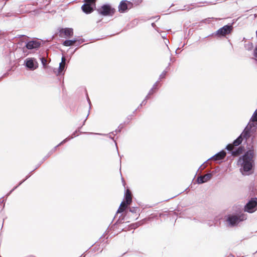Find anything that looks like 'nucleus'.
<instances>
[{
	"label": "nucleus",
	"instance_id": "f257e3e1",
	"mask_svg": "<svg viewBox=\"0 0 257 257\" xmlns=\"http://www.w3.org/2000/svg\"><path fill=\"white\" fill-rule=\"evenodd\" d=\"M255 151L253 146L248 148L244 154L239 157L238 165H240V171L244 176L249 175L253 173L254 168Z\"/></svg>",
	"mask_w": 257,
	"mask_h": 257
},
{
	"label": "nucleus",
	"instance_id": "f03ea898",
	"mask_svg": "<svg viewBox=\"0 0 257 257\" xmlns=\"http://www.w3.org/2000/svg\"><path fill=\"white\" fill-rule=\"evenodd\" d=\"M41 46V41L37 38H33L25 42V47L22 48L23 55L22 57H26L30 52L29 50H37Z\"/></svg>",
	"mask_w": 257,
	"mask_h": 257
},
{
	"label": "nucleus",
	"instance_id": "7ed1b4c3",
	"mask_svg": "<svg viewBox=\"0 0 257 257\" xmlns=\"http://www.w3.org/2000/svg\"><path fill=\"white\" fill-rule=\"evenodd\" d=\"M245 219L246 217L243 214H231L227 215L226 220L230 226L233 227Z\"/></svg>",
	"mask_w": 257,
	"mask_h": 257
},
{
	"label": "nucleus",
	"instance_id": "20e7f679",
	"mask_svg": "<svg viewBox=\"0 0 257 257\" xmlns=\"http://www.w3.org/2000/svg\"><path fill=\"white\" fill-rule=\"evenodd\" d=\"M256 130L257 126L254 125L253 123L248 122L240 134L246 142L252 135L256 133Z\"/></svg>",
	"mask_w": 257,
	"mask_h": 257
},
{
	"label": "nucleus",
	"instance_id": "39448f33",
	"mask_svg": "<svg viewBox=\"0 0 257 257\" xmlns=\"http://www.w3.org/2000/svg\"><path fill=\"white\" fill-rule=\"evenodd\" d=\"M98 13L103 16H112L115 12L110 4H105L97 9Z\"/></svg>",
	"mask_w": 257,
	"mask_h": 257
},
{
	"label": "nucleus",
	"instance_id": "423d86ee",
	"mask_svg": "<svg viewBox=\"0 0 257 257\" xmlns=\"http://www.w3.org/2000/svg\"><path fill=\"white\" fill-rule=\"evenodd\" d=\"M257 210V198L252 197L244 206V211L252 213Z\"/></svg>",
	"mask_w": 257,
	"mask_h": 257
},
{
	"label": "nucleus",
	"instance_id": "0eeeda50",
	"mask_svg": "<svg viewBox=\"0 0 257 257\" xmlns=\"http://www.w3.org/2000/svg\"><path fill=\"white\" fill-rule=\"evenodd\" d=\"M233 30V23L228 24L216 31V34H219V38L225 37L226 35L230 34Z\"/></svg>",
	"mask_w": 257,
	"mask_h": 257
},
{
	"label": "nucleus",
	"instance_id": "6e6552de",
	"mask_svg": "<svg viewBox=\"0 0 257 257\" xmlns=\"http://www.w3.org/2000/svg\"><path fill=\"white\" fill-rule=\"evenodd\" d=\"M24 65L28 70L30 71H33L38 67V63L34 58L26 59Z\"/></svg>",
	"mask_w": 257,
	"mask_h": 257
},
{
	"label": "nucleus",
	"instance_id": "1a4fd4ad",
	"mask_svg": "<svg viewBox=\"0 0 257 257\" xmlns=\"http://www.w3.org/2000/svg\"><path fill=\"white\" fill-rule=\"evenodd\" d=\"M133 8V3L127 0H122L120 2L118 5V12L120 13H124Z\"/></svg>",
	"mask_w": 257,
	"mask_h": 257
},
{
	"label": "nucleus",
	"instance_id": "9d476101",
	"mask_svg": "<svg viewBox=\"0 0 257 257\" xmlns=\"http://www.w3.org/2000/svg\"><path fill=\"white\" fill-rule=\"evenodd\" d=\"M59 33L60 37L70 38L73 35V30L70 28H60Z\"/></svg>",
	"mask_w": 257,
	"mask_h": 257
},
{
	"label": "nucleus",
	"instance_id": "9b49d317",
	"mask_svg": "<svg viewBox=\"0 0 257 257\" xmlns=\"http://www.w3.org/2000/svg\"><path fill=\"white\" fill-rule=\"evenodd\" d=\"M66 70V63L60 62L58 68H54L53 72L58 76H63Z\"/></svg>",
	"mask_w": 257,
	"mask_h": 257
},
{
	"label": "nucleus",
	"instance_id": "f8f14e48",
	"mask_svg": "<svg viewBox=\"0 0 257 257\" xmlns=\"http://www.w3.org/2000/svg\"><path fill=\"white\" fill-rule=\"evenodd\" d=\"M226 154V151L225 150H222L220 152H218L214 156L210 158L208 160L211 159H213L215 161H218V163H220L223 162V160L225 157Z\"/></svg>",
	"mask_w": 257,
	"mask_h": 257
},
{
	"label": "nucleus",
	"instance_id": "ddd939ff",
	"mask_svg": "<svg viewBox=\"0 0 257 257\" xmlns=\"http://www.w3.org/2000/svg\"><path fill=\"white\" fill-rule=\"evenodd\" d=\"M213 174H207L204 176H199L196 179V182L198 184H201L209 181L212 177Z\"/></svg>",
	"mask_w": 257,
	"mask_h": 257
},
{
	"label": "nucleus",
	"instance_id": "4468645a",
	"mask_svg": "<svg viewBox=\"0 0 257 257\" xmlns=\"http://www.w3.org/2000/svg\"><path fill=\"white\" fill-rule=\"evenodd\" d=\"M124 199L125 206L127 205H130L132 202V199L131 197V192L128 190H125L124 193Z\"/></svg>",
	"mask_w": 257,
	"mask_h": 257
},
{
	"label": "nucleus",
	"instance_id": "2eb2a0df",
	"mask_svg": "<svg viewBox=\"0 0 257 257\" xmlns=\"http://www.w3.org/2000/svg\"><path fill=\"white\" fill-rule=\"evenodd\" d=\"M95 8H93L92 6L87 5V4H84L81 6L82 11L86 14H89L92 13Z\"/></svg>",
	"mask_w": 257,
	"mask_h": 257
},
{
	"label": "nucleus",
	"instance_id": "dca6fc26",
	"mask_svg": "<svg viewBox=\"0 0 257 257\" xmlns=\"http://www.w3.org/2000/svg\"><path fill=\"white\" fill-rule=\"evenodd\" d=\"M56 151V148H53L52 150H51L47 155L45 156L42 160L36 166L35 170H37L41 165L42 164L44 163V162L48 158H49L51 155H52Z\"/></svg>",
	"mask_w": 257,
	"mask_h": 257
},
{
	"label": "nucleus",
	"instance_id": "f3484780",
	"mask_svg": "<svg viewBox=\"0 0 257 257\" xmlns=\"http://www.w3.org/2000/svg\"><path fill=\"white\" fill-rule=\"evenodd\" d=\"M128 218H130L129 212L128 211H125V214L123 215V214H121L119 216L118 218L117 219L115 223L114 224V225L122 223L123 220H125V219H127Z\"/></svg>",
	"mask_w": 257,
	"mask_h": 257
},
{
	"label": "nucleus",
	"instance_id": "a211bd4d",
	"mask_svg": "<svg viewBox=\"0 0 257 257\" xmlns=\"http://www.w3.org/2000/svg\"><path fill=\"white\" fill-rule=\"evenodd\" d=\"M125 211H128L127 205L125 206L124 201H122L117 210L116 214L122 213L125 214Z\"/></svg>",
	"mask_w": 257,
	"mask_h": 257
},
{
	"label": "nucleus",
	"instance_id": "6ab92c4d",
	"mask_svg": "<svg viewBox=\"0 0 257 257\" xmlns=\"http://www.w3.org/2000/svg\"><path fill=\"white\" fill-rule=\"evenodd\" d=\"M244 150L243 147H239L235 148L234 150L231 151L230 153L233 157H236L239 154L242 153L243 151Z\"/></svg>",
	"mask_w": 257,
	"mask_h": 257
},
{
	"label": "nucleus",
	"instance_id": "aec40b11",
	"mask_svg": "<svg viewBox=\"0 0 257 257\" xmlns=\"http://www.w3.org/2000/svg\"><path fill=\"white\" fill-rule=\"evenodd\" d=\"M128 209V212H132L133 214H135V216L134 218H135L138 214H139V212L140 211V209L138 207H132L127 208V210ZM138 217L134 219H137Z\"/></svg>",
	"mask_w": 257,
	"mask_h": 257
},
{
	"label": "nucleus",
	"instance_id": "412c9836",
	"mask_svg": "<svg viewBox=\"0 0 257 257\" xmlns=\"http://www.w3.org/2000/svg\"><path fill=\"white\" fill-rule=\"evenodd\" d=\"M243 140H244V138L240 134V135L233 141L232 145L235 147H237L242 143Z\"/></svg>",
	"mask_w": 257,
	"mask_h": 257
},
{
	"label": "nucleus",
	"instance_id": "4be33fe9",
	"mask_svg": "<svg viewBox=\"0 0 257 257\" xmlns=\"http://www.w3.org/2000/svg\"><path fill=\"white\" fill-rule=\"evenodd\" d=\"M89 133V135H102V136H108L109 138L111 139L113 141V142H114L115 143V145L116 146V150H117V153H118V148H117V143L116 142V141L114 139V138L112 137L110 134V135H108V134H99V133Z\"/></svg>",
	"mask_w": 257,
	"mask_h": 257
},
{
	"label": "nucleus",
	"instance_id": "5701e85b",
	"mask_svg": "<svg viewBox=\"0 0 257 257\" xmlns=\"http://www.w3.org/2000/svg\"><path fill=\"white\" fill-rule=\"evenodd\" d=\"M40 60L41 62V63L44 68H46L48 66V62L44 56H41L40 57Z\"/></svg>",
	"mask_w": 257,
	"mask_h": 257
},
{
	"label": "nucleus",
	"instance_id": "b1692460",
	"mask_svg": "<svg viewBox=\"0 0 257 257\" xmlns=\"http://www.w3.org/2000/svg\"><path fill=\"white\" fill-rule=\"evenodd\" d=\"M248 122H252L254 125L257 126V115L253 114Z\"/></svg>",
	"mask_w": 257,
	"mask_h": 257
},
{
	"label": "nucleus",
	"instance_id": "393cba45",
	"mask_svg": "<svg viewBox=\"0 0 257 257\" xmlns=\"http://www.w3.org/2000/svg\"><path fill=\"white\" fill-rule=\"evenodd\" d=\"M84 4L92 6L93 8H96L95 0H84Z\"/></svg>",
	"mask_w": 257,
	"mask_h": 257
},
{
	"label": "nucleus",
	"instance_id": "a878e982",
	"mask_svg": "<svg viewBox=\"0 0 257 257\" xmlns=\"http://www.w3.org/2000/svg\"><path fill=\"white\" fill-rule=\"evenodd\" d=\"M141 225V223L139 222H137L134 223H132L131 224L128 225V228H130L131 229H136L138 228L139 226H140ZM130 228H128V230Z\"/></svg>",
	"mask_w": 257,
	"mask_h": 257
},
{
	"label": "nucleus",
	"instance_id": "bb28decb",
	"mask_svg": "<svg viewBox=\"0 0 257 257\" xmlns=\"http://www.w3.org/2000/svg\"><path fill=\"white\" fill-rule=\"evenodd\" d=\"M28 37L25 35H18L15 37V38H20L22 39V42H25V39Z\"/></svg>",
	"mask_w": 257,
	"mask_h": 257
},
{
	"label": "nucleus",
	"instance_id": "cd10ccee",
	"mask_svg": "<svg viewBox=\"0 0 257 257\" xmlns=\"http://www.w3.org/2000/svg\"><path fill=\"white\" fill-rule=\"evenodd\" d=\"M87 101H88V103H89V110H88V114H87V116H86V118H85V120H84L83 121V122H82V126H83V125L85 124V122H86V120H87V118H88V115H89L90 109V108H91V102H90V100H89V98H88V99H87Z\"/></svg>",
	"mask_w": 257,
	"mask_h": 257
},
{
	"label": "nucleus",
	"instance_id": "c85d7f7f",
	"mask_svg": "<svg viewBox=\"0 0 257 257\" xmlns=\"http://www.w3.org/2000/svg\"><path fill=\"white\" fill-rule=\"evenodd\" d=\"M149 99L148 96H146L144 99V100L142 102V103L139 105L138 107V109H139L141 107H142L143 105H145L147 103V100Z\"/></svg>",
	"mask_w": 257,
	"mask_h": 257
},
{
	"label": "nucleus",
	"instance_id": "c756f323",
	"mask_svg": "<svg viewBox=\"0 0 257 257\" xmlns=\"http://www.w3.org/2000/svg\"><path fill=\"white\" fill-rule=\"evenodd\" d=\"M159 81L158 80L153 85V86L152 87V88H153L156 91H157L159 89V87H160V86H159Z\"/></svg>",
	"mask_w": 257,
	"mask_h": 257
},
{
	"label": "nucleus",
	"instance_id": "7c9ffc66",
	"mask_svg": "<svg viewBox=\"0 0 257 257\" xmlns=\"http://www.w3.org/2000/svg\"><path fill=\"white\" fill-rule=\"evenodd\" d=\"M123 128V125L122 123L120 124L118 126V128L116 129L114 132L116 133H120L122 128Z\"/></svg>",
	"mask_w": 257,
	"mask_h": 257
},
{
	"label": "nucleus",
	"instance_id": "2f4dec72",
	"mask_svg": "<svg viewBox=\"0 0 257 257\" xmlns=\"http://www.w3.org/2000/svg\"><path fill=\"white\" fill-rule=\"evenodd\" d=\"M142 2V0H133L132 3H133V7H134V5L137 6L139 5L140 4H141Z\"/></svg>",
	"mask_w": 257,
	"mask_h": 257
},
{
	"label": "nucleus",
	"instance_id": "473e14b6",
	"mask_svg": "<svg viewBox=\"0 0 257 257\" xmlns=\"http://www.w3.org/2000/svg\"><path fill=\"white\" fill-rule=\"evenodd\" d=\"M225 149L229 153L232 151V145L231 144H228L226 146Z\"/></svg>",
	"mask_w": 257,
	"mask_h": 257
},
{
	"label": "nucleus",
	"instance_id": "72a5a7b5",
	"mask_svg": "<svg viewBox=\"0 0 257 257\" xmlns=\"http://www.w3.org/2000/svg\"><path fill=\"white\" fill-rule=\"evenodd\" d=\"M62 44H63V45H64L65 46H67V47L71 46L70 40L67 39V40L64 41L62 43Z\"/></svg>",
	"mask_w": 257,
	"mask_h": 257
},
{
	"label": "nucleus",
	"instance_id": "f704fd0d",
	"mask_svg": "<svg viewBox=\"0 0 257 257\" xmlns=\"http://www.w3.org/2000/svg\"><path fill=\"white\" fill-rule=\"evenodd\" d=\"M75 39H76L75 43L78 42V44H80V45L84 42V40L83 39L80 38L79 37L75 38Z\"/></svg>",
	"mask_w": 257,
	"mask_h": 257
},
{
	"label": "nucleus",
	"instance_id": "c9c22d12",
	"mask_svg": "<svg viewBox=\"0 0 257 257\" xmlns=\"http://www.w3.org/2000/svg\"><path fill=\"white\" fill-rule=\"evenodd\" d=\"M213 19H214V18H213V17L208 18H206V19H203V20H202L201 22L204 23L209 24L211 22V20Z\"/></svg>",
	"mask_w": 257,
	"mask_h": 257
},
{
	"label": "nucleus",
	"instance_id": "e433bc0d",
	"mask_svg": "<svg viewBox=\"0 0 257 257\" xmlns=\"http://www.w3.org/2000/svg\"><path fill=\"white\" fill-rule=\"evenodd\" d=\"M167 73V72L166 70H164L162 74L160 75L159 79L165 78L166 77Z\"/></svg>",
	"mask_w": 257,
	"mask_h": 257
},
{
	"label": "nucleus",
	"instance_id": "4c0bfd02",
	"mask_svg": "<svg viewBox=\"0 0 257 257\" xmlns=\"http://www.w3.org/2000/svg\"><path fill=\"white\" fill-rule=\"evenodd\" d=\"M157 91L154 90L153 88H151L149 93H148L147 96H148V97L150 98V95H153L154 93H155Z\"/></svg>",
	"mask_w": 257,
	"mask_h": 257
},
{
	"label": "nucleus",
	"instance_id": "58836bf2",
	"mask_svg": "<svg viewBox=\"0 0 257 257\" xmlns=\"http://www.w3.org/2000/svg\"><path fill=\"white\" fill-rule=\"evenodd\" d=\"M73 139V137H70V136H69L67 138H65L64 140H63L62 142V143L65 144V143H66L67 142H68V141L71 140Z\"/></svg>",
	"mask_w": 257,
	"mask_h": 257
},
{
	"label": "nucleus",
	"instance_id": "ea45409f",
	"mask_svg": "<svg viewBox=\"0 0 257 257\" xmlns=\"http://www.w3.org/2000/svg\"><path fill=\"white\" fill-rule=\"evenodd\" d=\"M209 37H216L217 38H219V34H216V31H215V32L209 35L208 36L206 37V38Z\"/></svg>",
	"mask_w": 257,
	"mask_h": 257
},
{
	"label": "nucleus",
	"instance_id": "a19ab883",
	"mask_svg": "<svg viewBox=\"0 0 257 257\" xmlns=\"http://www.w3.org/2000/svg\"><path fill=\"white\" fill-rule=\"evenodd\" d=\"M209 37H216L217 38H219V34H216V31H215V32L209 35L208 36L206 37V38Z\"/></svg>",
	"mask_w": 257,
	"mask_h": 257
},
{
	"label": "nucleus",
	"instance_id": "79ce46f5",
	"mask_svg": "<svg viewBox=\"0 0 257 257\" xmlns=\"http://www.w3.org/2000/svg\"><path fill=\"white\" fill-rule=\"evenodd\" d=\"M79 130H76L75 131H74V132L73 133L72 135V136H71V137H73V138H74V137H77V136H78V134H78V133H79Z\"/></svg>",
	"mask_w": 257,
	"mask_h": 257
},
{
	"label": "nucleus",
	"instance_id": "37998d69",
	"mask_svg": "<svg viewBox=\"0 0 257 257\" xmlns=\"http://www.w3.org/2000/svg\"><path fill=\"white\" fill-rule=\"evenodd\" d=\"M36 170H35V169L32 170V171H31L29 174L26 176V178H25V179L26 180H27L29 178H30L31 176V175L32 174V173L35 171Z\"/></svg>",
	"mask_w": 257,
	"mask_h": 257
},
{
	"label": "nucleus",
	"instance_id": "c03bdc74",
	"mask_svg": "<svg viewBox=\"0 0 257 257\" xmlns=\"http://www.w3.org/2000/svg\"><path fill=\"white\" fill-rule=\"evenodd\" d=\"M253 55L255 58H257V45L255 47V48L253 50Z\"/></svg>",
	"mask_w": 257,
	"mask_h": 257
},
{
	"label": "nucleus",
	"instance_id": "a18cd8bd",
	"mask_svg": "<svg viewBox=\"0 0 257 257\" xmlns=\"http://www.w3.org/2000/svg\"><path fill=\"white\" fill-rule=\"evenodd\" d=\"M83 126L81 125V126H79L78 128H77V130H79V132L80 134H89L88 132H80V130L82 128Z\"/></svg>",
	"mask_w": 257,
	"mask_h": 257
},
{
	"label": "nucleus",
	"instance_id": "49530a36",
	"mask_svg": "<svg viewBox=\"0 0 257 257\" xmlns=\"http://www.w3.org/2000/svg\"><path fill=\"white\" fill-rule=\"evenodd\" d=\"M9 74V72H7L5 73H4L1 77L0 80L2 79L3 78L7 77Z\"/></svg>",
	"mask_w": 257,
	"mask_h": 257
},
{
	"label": "nucleus",
	"instance_id": "de8ad7c7",
	"mask_svg": "<svg viewBox=\"0 0 257 257\" xmlns=\"http://www.w3.org/2000/svg\"><path fill=\"white\" fill-rule=\"evenodd\" d=\"M71 46H74V43H75L76 39L75 38L74 39L70 40Z\"/></svg>",
	"mask_w": 257,
	"mask_h": 257
},
{
	"label": "nucleus",
	"instance_id": "09e8293b",
	"mask_svg": "<svg viewBox=\"0 0 257 257\" xmlns=\"http://www.w3.org/2000/svg\"><path fill=\"white\" fill-rule=\"evenodd\" d=\"M66 61V58L64 56H62L61 58V62L65 63Z\"/></svg>",
	"mask_w": 257,
	"mask_h": 257
},
{
	"label": "nucleus",
	"instance_id": "8fccbe9b",
	"mask_svg": "<svg viewBox=\"0 0 257 257\" xmlns=\"http://www.w3.org/2000/svg\"><path fill=\"white\" fill-rule=\"evenodd\" d=\"M62 145H63V143H62V142H61L58 145H57L54 148H56V150L58 147H59V146H61Z\"/></svg>",
	"mask_w": 257,
	"mask_h": 257
},
{
	"label": "nucleus",
	"instance_id": "3c124183",
	"mask_svg": "<svg viewBox=\"0 0 257 257\" xmlns=\"http://www.w3.org/2000/svg\"><path fill=\"white\" fill-rule=\"evenodd\" d=\"M132 116H133V114H131V115H129L128 116H127V120H130L132 119Z\"/></svg>",
	"mask_w": 257,
	"mask_h": 257
},
{
	"label": "nucleus",
	"instance_id": "603ef678",
	"mask_svg": "<svg viewBox=\"0 0 257 257\" xmlns=\"http://www.w3.org/2000/svg\"><path fill=\"white\" fill-rule=\"evenodd\" d=\"M18 187V186H15L12 190L11 192H13L15 190H16Z\"/></svg>",
	"mask_w": 257,
	"mask_h": 257
},
{
	"label": "nucleus",
	"instance_id": "864d4df0",
	"mask_svg": "<svg viewBox=\"0 0 257 257\" xmlns=\"http://www.w3.org/2000/svg\"><path fill=\"white\" fill-rule=\"evenodd\" d=\"M26 180L25 179V178L23 180H22V181H21L19 183L20 184H22Z\"/></svg>",
	"mask_w": 257,
	"mask_h": 257
},
{
	"label": "nucleus",
	"instance_id": "5fc2aeb1",
	"mask_svg": "<svg viewBox=\"0 0 257 257\" xmlns=\"http://www.w3.org/2000/svg\"><path fill=\"white\" fill-rule=\"evenodd\" d=\"M216 172H217V169H216L214 171H213L212 172H211L209 174H213V175H214Z\"/></svg>",
	"mask_w": 257,
	"mask_h": 257
},
{
	"label": "nucleus",
	"instance_id": "6e6d98bb",
	"mask_svg": "<svg viewBox=\"0 0 257 257\" xmlns=\"http://www.w3.org/2000/svg\"><path fill=\"white\" fill-rule=\"evenodd\" d=\"M254 138H255V136H252V137H251V143H253V140L254 139Z\"/></svg>",
	"mask_w": 257,
	"mask_h": 257
},
{
	"label": "nucleus",
	"instance_id": "4d7b16f0",
	"mask_svg": "<svg viewBox=\"0 0 257 257\" xmlns=\"http://www.w3.org/2000/svg\"><path fill=\"white\" fill-rule=\"evenodd\" d=\"M80 44H78V42L77 43H74V46L78 47Z\"/></svg>",
	"mask_w": 257,
	"mask_h": 257
},
{
	"label": "nucleus",
	"instance_id": "13d9d810",
	"mask_svg": "<svg viewBox=\"0 0 257 257\" xmlns=\"http://www.w3.org/2000/svg\"><path fill=\"white\" fill-rule=\"evenodd\" d=\"M78 49V47L75 48L72 52L71 54H73L75 53V52Z\"/></svg>",
	"mask_w": 257,
	"mask_h": 257
},
{
	"label": "nucleus",
	"instance_id": "bf43d9fd",
	"mask_svg": "<svg viewBox=\"0 0 257 257\" xmlns=\"http://www.w3.org/2000/svg\"><path fill=\"white\" fill-rule=\"evenodd\" d=\"M12 192H11V190L8 193H7V194L6 195V196L7 197H8L10 195V194L12 193Z\"/></svg>",
	"mask_w": 257,
	"mask_h": 257
},
{
	"label": "nucleus",
	"instance_id": "052dcab7",
	"mask_svg": "<svg viewBox=\"0 0 257 257\" xmlns=\"http://www.w3.org/2000/svg\"><path fill=\"white\" fill-rule=\"evenodd\" d=\"M114 133H115L114 131H113V132H110V133L108 134V135H110V134H112L113 135H115V134H114Z\"/></svg>",
	"mask_w": 257,
	"mask_h": 257
},
{
	"label": "nucleus",
	"instance_id": "680f3d73",
	"mask_svg": "<svg viewBox=\"0 0 257 257\" xmlns=\"http://www.w3.org/2000/svg\"><path fill=\"white\" fill-rule=\"evenodd\" d=\"M121 180H122V182L123 183V185L125 187V182H124V179L122 178H121Z\"/></svg>",
	"mask_w": 257,
	"mask_h": 257
},
{
	"label": "nucleus",
	"instance_id": "e2e57ef3",
	"mask_svg": "<svg viewBox=\"0 0 257 257\" xmlns=\"http://www.w3.org/2000/svg\"><path fill=\"white\" fill-rule=\"evenodd\" d=\"M152 26L155 28V27H156L155 24L154 23H152Z\"/></svg>",
	"mask_w": 257,
	"mask_h": 257
},
{
	"label": "nucleus",
	"instance_id": "0e129e2a",
	"mask_svg": "<svg viewBox=\"0 0 257 257\" xmlns=\"http://www.w3.org/2000/svg\"><path fill=\"white\" fill-rule=\"evenodd\" d=\"M138 109V108H137V109H136L133 111V114H132L133 115L134 114H135V113L136 112V111H137Z\"/></svg>",
	"mask_w": 257,
	"mask_h": 257
},
{
	"label": "nucleus",
	"instance_id": "69168bd1",
	"mask_svg": "<svg viewBox=\"0 0 257 257\" xmlns=\"http://www.w3.org/2000/svg\"><path fill=\"white\" fill-rule=\"evenodd\" d=\"M256 17H257V14H254V18H256Z\"/></svg>",
	"mask_w": 257,
	"mask_h": 257
},
{
	"label": "nucleus",
	"instance_id": "338daca9",
	"mask_svg": "<svg viewBox=\"0 0 257 257\" xmlns=\"http://www.w3.org/2000/svg\"><path fill=\"white\" fill-rule=\"evenodd\" d=\"M5 201V200L4 199H3L2 201V203H4V202Z\"/></svg>",
	"mask_w": 257,
	"mask_h": 257
},
{
	"label": "nucleus",
	"instance_id": "774afa93",
	"mask_svg": "<svg viewBox=\"0 0 257 257\" xmlns=\"http://www.w3.org/2000/svg\"><path fill=\"white\" fill-rule=\"evenodd\" d=\"M255 33H256V38H257V30L256 31Z\"/></svg>",
	"mask_w": 257,
	"mask_h": 257
}]
</instances>
